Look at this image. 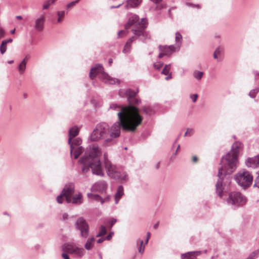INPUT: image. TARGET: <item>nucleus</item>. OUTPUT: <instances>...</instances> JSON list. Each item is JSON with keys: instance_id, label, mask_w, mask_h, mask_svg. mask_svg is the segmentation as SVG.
<instances>
[{"instance_id": "nucleus-18", "label": "nucleus", "mask_w": 259, "mask_h": 259, "mask_svg": "<svg viewBox=\"0 0 259 259\" xmlns=\"http://www.w3.org/2000/svg\"><path fill=\"white\" fill-rule=\"evenodd\" d=\"M76 248V246L69 244H64L62 247V250L65 252L73 254H74L75 248Z\"/></svg>"}, {"instance_id": "nucleus-40", "label": "nucleus", "mask_w": 259, "mask_h": 259, "mask_svg": "<svg viewBox=\"0 0 259 259\" xmlns=\"http://www.w3.org/2000/svg\"><path fill=\"white\" fill-rule=\"evenodd\" d=\"M140 103H141L140 100L134 97L132 99H131V102H129V103H130L129 105H132L134 107V106L133 104L138 105ZM137 108H138L137 107Z\"/></svg>"}, {"instance_id": "nucleus-37", "label": "nucleus", "mask_w": 259, "mask_h": 259, "mask_svg": "<svg viewBox=\"0 0 259 259\" xmlns=\"http://www.w3.org/2000/svg\"><path fill=\"white\" fill-rule=\"evenodd\" d=\"M203 75V73L202 71H195L193 73V75L194 77L197 79H200L202 77Z\"/></svg>"}, {"instance_id": "nucleus-25", "label": "nucleus", "mask_w": 259, "mask_h": 259, "mask_svg": "<svg viewBox=\"0 0 259 259\" xmlns=\"http://www.w3.org/2000/svg\"><path fill=\"white\" fill-rule=\"evenodd\" d=\"M136 38L135 37L132 36L128 39L123 49V52L124 53H126L130 51L131 49V44L136 39Z\"/></svg>"}, {"instance_id": "nucleus-56", "label": "nucleus", "mask_w": 259, "mask_h": 259, "mask_svg": "<svg viewBox=\"0 0 259 259\" xmlns=\"http://www.w3.org/2000/svg\"><path fill=\"white\" fill-rule=\"evenodd\" d=\"M62 218H63V220H66L68 219V214H67L66 213L63 214Z\"/></svg>"}, {"instance_id": "nucleus-54", "label": "nucleus", "mask_w": 259, "mask_h": 259, "mask_svg": "<svg viewBox=\"0 0 259 259\" xmlns=\"http://www.w3.org/2000/svg\"><path fill=\"white\" fill-rule=\"evenodd\" d=\"M62 257L64 258V259H70L68 255L66 253H63L62 254Z\"/></svg>"}, {"instance_id": "nucleus-46", "label": "nucleus", "mask_w": 259, "mask_h": 259, "mask_svg": "<svg viewBox=\"0 0 259 259\" xmlns=\"http://www.w3.org/2000/svg\"><path fill=\"white\" fill-rule=\"evenodd\" d=\"M64 197H65L64 194H63L61 192V193L59 196H58V197H57V199H56L57 201L59 203H62L63 200H64V198H63Z\"/></svg>"}, {"instance_id": "nucleus-24", "label": "nucleus", "mask_w": 259, "mask_h": 259, "mask_svg": "<svg viewBox=\"0 0 259 259\" xmlns=\"http://www.w3.org/2000/svg\"><path fill=\"white\" fill-rule=\"evenodd\" d=\"M95 240V238L93 237L89 238L84 244V248L88 250H91L94 247Z\"/></svg>"}, {"instance_id": "nucleus-60", "label": "nucleus", "mask_w": 259, "mask_h": 259, "mask_svg": "<svg viewBox=\"0 0 259 259\" xmlns=\"http://www.w3.org/2000/svg\"><path fill=\"white\" fill-rule=\"evenodd\" d=\"M155 4H159L161 2L162 0H150Z\"/></svg>"}, {"instance_id": "nucleus-36", "label": "nucleus", "mask_w": 259, "mask_h": 259, "mask_svg": "<svg viewBox=\"0 0 259 259\" xmlns=\"http://www.w3.org/2000/svg\"><path fill=\"white\" fill-rule=\"evenodd\" d=\"M259 254L258 250H255L250 253L249 256L246 259H256Z\"/></svg>"}, {"instance_id": "nucleus-11", "label": "nucleus", "mask_w": 259, "mask_h": 259, "mask_svg": "<svg viewBox=\"0 0 259 259\" xmlns=\"http://www.w3.org/2000/svg\"><path fill=\"white\" fill-rule=\"evenodd\" d=\"M75 228L80 232L81 237L86 239L90 233L89 225L83 217L78 218L74 225Z\"/></svg>"}, {"instance_id": "nucleus-61", "label": "nucleus", "mask_w": 259, "mask_h": 259, "mask_svg": "<svg viewBox=\"0 0 259 259\" xmlns=\"http://www.w3.org/2000/svg\"><path fill=\"white\" fill-rule=\"evenodd\" d=\"M192 161L194 162H197V158L196 156H194L192 158Z\"/></svg>"}, {"instance_id": "nucleus-64", "label": "nucleus", "mask_w": 259, "mask_h": 259, "mask_svg": "<svg viewBox=\"0 0 259 259\" xmlns=\"http://www.w3.org/2000/svg\"><path fill=\"white\" fill-rule=\"evenodd\" d=\"M158 225H159V224L158 223L155 224L154 226H153V228L154 229H156L158 227Z\"/></svg>"}, {"instance_id": "nucleus-34", "label": "nucleus", "mask_w": 259, "mask_h": 259, "mask_svg": "<svg viewBox=\"0 0 259 259\" xmlns=\"http://www.w3.org/2000/svg\"><path fill=\"white\" fill-rule=\"evenodd\" d=\"M56 0H47L45 1L43 5L42 9L44 10L47 9L52 4H54Z\"/></svg>"}, {"instance_id": "nucleus-50", "label": "nucleus", "mask_w": 259, "mask_h": 259, "mask_svg": "<svg viewBox=\"0 0 259 259\" xmlns=\"http://www.w3.org/2000/svg\"><path fill=\"white\" fill-rule=\"evenodd\" d=\"M187 5L189 6L193 7L194 8H197V9H200L201 8L200 6L199 5H198V4H197V5H194L193 4H191V3H187Z\"/></svg>"}, {"instance_id": "nucleus-5", "label": "nucleus", "mask_w": 259, "mask_h": 259, "mask_svg": "<svg viewBox=\"0 0 259 259\" xmlns=\"http://www.w3.org/2000/svg\"><path fill=\"white\" fill-rule=\"evenodd\" d=\"M104 165L106 170L107 175L111 178L119 180L121 183L125 182L128 180V176L125 172H121L117 167L112 164L108 159L107 154H104Z\"/></svg>"}, {"instance_id": "nucleus-12", "label": "nucleus", "mask_w": 259, "mask_h": 259, "mask_svg": "<svg viewBox=\"0 0 259 259\" xmlns=\"http://www.w3.org/2000/svg\"><path fill=\"white\" fill-rule=\"evenodd\" d=\"M74 185L73 183H69L65 185L62 191L67 203H70L71 201V196L74 192Z\"/></svg>"}, {"instance_id": "nucleus-42", "label": "nucleus", "mask_w": 259, "mask_h": 259, "mask_svg": "<svg viewBox=\"0 0 259 259\" xmlns=\"http://www.w3.org/2000/svg\"><path fill=\"white\" fill-rule=\"evenodd\" d=\"M7 45L5 44L3 41L2 42V44L0 46V52L2 54H4L7 50Z\"/></svg>"}, {"instance_id": "nucleus-17", "label": "nucleus", "mask_w": 259, "mask_h": 259, "mask_svg": "<svg viewBox=\"0 0 259 259\" xmlns=\"http://www.w3.org/2000/svg\"><path fill=\"white\" fill-rule=\"evenodd\" d=\"M246 165L247 167L255 168L259 166V157L258 155L248 158L246 161Z\"/></svg>"}, {"instance_id": "nucleus-23", "label": "nucleus", "mask_w": 259, "mask_h": 259, "mask_svg": "<svg viewBox=\"0 0 259 259\" xmlns=\"http://www.w3.org/2000/svg\"><path fill=\"white\" fill-rule=\"evenodd\" d=\"M81 144V140L79 138L75 139L73 141H71L70 144H69L70 146V154H72V152L74 147H79V146Z\"/></svg>"}, {"instance_id": "nucleus-41", "label": "nucleus", "mask_w": 259, "mask_h": 259, "mask_svg": "<svg viewBox=\"0 0 259 259\" xmlns=\"http://www.w3.org/2000/svg\"><path fill=\"white\" fill-rule=\"evenodd\" d=\"M143 112L147 115H151L153 113L152 109L149 107H144L143 108Z\"/></svg>"}, {"instance_id": "nucleus-2", "label": "nucleus", "mask_w": 259, "mask_h": 259, "mask_svg": "<svg viewBox=\"0 0 259 259\" xmlns=\"http://www.w3.org/2000/svg\"><path fill=\"white\" fill-rule=\"evenodd\" d=\"M126 110L122 109L120 112L117 113L118 121L115 122L109 130V137L105 139L103 143L105 146H109L116 143L115 139L119 137L121 128L123 131L134 132L137 127L139 126L143 120V118H125L123 117V113Z\"/></svg>"}, {"instance_id": "nucleus-27", "label": "nucleus", "mask_w": 259, "mask_h": 259, "mask_svg": "<svg viewBox=\"0 0 259 259\" xmlns=\"http://www.w3.org/2000/svg\"><path fill=\"white\" fill-rule=\"evenodd\" d=\"M84 149L81 146L74 147L71 156H74V159H77L79 155L83 152Z\"/></svg>"}, {"instance_id": "nucleus-59", "label": "nucleus", "mask_w": 259, "mask_h": 259, "mask_svg": "<svg viewBox=\"0 0 259 259\" xmlns=\"http://www.w3.org/2000/svg\"><path fill=\"white\" fill-rule=\"evenodd\" d=\"M105 240V238H100L98 240H97V243H101L102 242H103L104 241V240Z\"/></svg>"}, {"instance_id": "nucleus-21", "label": "nucleus", "mask_w": 259, "mask_h": 259, "mask_svg": "<svg viewBox=\"0 0 259 259\" xmlns=\"http://www.w3.org/2000/svg\"><path fill=\"white\" fill-rule=\"evenodd\" d=\"M79 133V128L76 126L71 128L69 131L68 144H70L72 138L76 137Z\"/></svg>"}, {"instance_id": "nucleus-58", "label": "nucleus", "mask_w": 259, "mask_h": 259, "mask_svg": "<svg viewBox=\"0 0 259 259\" xmlns=\"http://www.w3.org/2000/svg\"><path fill=\"white\" fill-rule=\"evenodd\" d=\"M110 199V196L109 195L107 196L104 199H103V200H104V202L109 201Z\"/></svg>"}, {"instance_id": "nucleus-55", "label": "nucleus", "mask_w": 259, "mask_h": 259, "mask_svg": "<svg viewBox=\"0 0 259 259\" xmlns=\"http://www.w3.org/2000/svg\"><path fill=\"white\" fill-rule=\"evenodd\" d=\"M13 41V39L12 38H9L8 39L4 40L2 41H3L4 43H5L6 45H7L8 43L12 42Z\"/></svg>"}, {"instance_id": "nucleus-31", "label": "nucleus", "mask_w": 259, "mask_h": 259, "mask_svg": "<svg viewBox=\"0 0 259 259\" xmlns=\"http://www.w3.org/2000/svg\"><path fill=\"white\" fill-rule=\"evenodd\" d=\"M85 253V251L83 248L77 247L73 254L78 257H81L84 255Z\"/></svg>"}, {"instance_id": "nucleus-13", "label": "nucleus", "mask_w": 259, "mask_h": 259, "mask_svg": "<svg viewBox=\"0 0 259 259\" xmlns=\"http://www.w3.org/2000/svg\"><path fill=\"white\" fill-rule=\"evenodd\" d=\"M159 48L160 51V53L158 55V57L159 58H161L164 56H169L173 52L178 50L177 49L176 47H175L173 45L164 47L159 46Z\"/></svg>"}, {"instance_id": "nucleus-49", "label": "nucleus", "mask_w": 259, "mask_h": 259, "mask_svg": "<svg viewBox=\"0 0 259 259\" xmlns=\"http://www.w3.org/2000/svg\"><path fill=\"white\" fill-rule=\"evenodd\" d=\"M198 97V96L197 94L191 95L190 96V97L192 99L193 102H196Z\"/></svg>"}, {"instance_id": "nucleus-9", "label": "nucleus", "mask_w": 259, "mask_h": 259, "mask_svg": "<svg viewBox=\"0 0 259 259\" xmlns=\"http://www.w3.org/2000/svg\"><path fill=\"white\" fill-rule=\"evenodd\" d=\"M235 179L239 186L246 189L251 185L253 176L249 171L243 169L236 174Z\"/></svg>"}, {"instance_id": "nucleus-43", "label": "nucleus", "mask_w": 259, "mask_h": 259, "mask_svg": "<svg viewBox=\"0 0 259 259\" xmlns=\"http://www.w3.org/2000/svg\"><path fill=\"white\" fill-rule=\"evenodd\" d=\"M79 1V0H76L75 1H73L70 3L66 6V9L68 10H69L70 9L73 8L75 6V5L78 3Z\"/></svg>"}, {"instance_id": "nucleus-19", "label": "nucleus", "mask_w": 259, "mask_h": 259, "mask_svg": "<svg viewBox=\"0 0 259 259\" xmlns=\"http://www.w3.org/2000/svg\"><path fill=\"white\" fill-rule=\"evenodd\" d=\"M123 195V187L122 186H119L117 188V191L115 194V201L116 204H117L118 203V201Z\"/></svg>"}, {"instance_id": "nucleus-22", "label": "nucleus", "mask_w": 259, "mask_h": 259, "mask_svg": "<svg viewBox=\"0 0 259 259\" xmlns=\"http://www.w3.org/2000/svg\"><path fill=\"white\" fill-rule=\"evenodd\" d=\"M142 0H127L125 6L126 9L135 8L139 6Z\"/></svg>"}, {"instance_id": "nucleus-39", "label": "nucleus", "mask_w": 259, "mask_h": 259, "mask_svg": "<svg viewBox=\"0 0 259 259\" xmlns=\"http://www.w3.org/2000/svg\"><path fill=\"white\" fill-rule=\"evenodd\" d=\"M170 64L165 65L164 68L162 69L161 71V73L164 75H167L169 73V71L170 69Z\"/></svg>"}, {"instance_id": "nucleus-52", "label": "nucleus", "mask_w": 259, "mask_h": 259, "mask_svg": "<svg viewBox=\"0 0 259 259\" xmlns=\"http://www.w3.org/2000/svg\"><path fill=\"white\" fill-rule=\"evenodd\" d=\"M4 35H5V31L3 29L1 28L0 29V39L1 38L4 37Z\"/></svg>"}, {"instance_id": "nucleus-63", "label": "nucleus", "mask_w": 259, "mask_h": 259, "mask_svg": "<svg viewBox=\"0 0 259 259\" xmlns=\"http://www.w3.org/2000/svg\"><path fill=\"white\" fill-rule=\"evenodd\" d=\"M125 33V32L123 31V30H120L118 32V37H120V34L121 33Z\"/></svg>"}, {"instance_id": "nucleus-53", "label": "nucleus", "mask_w": 259, "mask_h": 259, "mask_svg": "<svg viewBox=\"0 0 259 259\" xmlns=\"http://www.w3.org/2000/svg\"><path fill=\"white\" fill-rule=\"evenodd\" d=\"M113 233H110L105 238V239L107 240H110L112 237V235H113Z\"/></svg>"}, {"instance_id": "nucleus-48", "label": "nucleus", "mask_w": 259, "mask_h": 259, "mask_svg": "<svg viewBox=\"0 0 259 259\" xmlns=\"http://www.w3.org/2000/svg\"><path fill=\"white\" fill-rule=\"evenodd\" d=\"M221 50L220 48H217L213 53V58L217 59L218 58V55L221 53Z\"/></svg>"}, {"instance_id": "nucleus-44", "label": "nucleus", "mask_w": 259, "mask_h": 259, "mask_svg": "<svg viewBox=\"0 0 259 259\" xmlns=\"http://www.w3.org/2000/svg\"><path fill=\"white\" fill-rule=\"evenodd\" d=\"M256 174L257 176L255 178L253 187L259 188V170L256 172Z\"/></svg>"}, {"instance_id": "nucleus-33", "label": "nucleus", "mask_w": 259, "mask_h": 259, "mask_svg": "<svg viewBox=\"0 0 259 259\" xmlns=\"http://www.w3.org/2000/svg\"><path fill=\"white\" fill-rule=\"evenodd\" d=\"M259 92V88H256L254 89H252L251 90L249 93V94H248V96L251 98H254L256 95L257 94V93Z\"/></svg>"}, {"instance_id": "nucleus-16", "label": "nucleus", "mask_w": 259, "mask_h": 259, "mask_svg": "<svg viewBox=\"0 0 259 259\" xmlns=\"http://www.w3.org/2000/svg\"><path fill=\"white\" fill-rule=\"evenodd\" d=\"M201 251H189L181 254V259H197V256L201 254Z\"/></svg>"}, {"instance_id": "nucleus-29", "label": "nucleus", "mask_w": 259, "mask_h": 259, "mask_svg": "<svg viewBox=\"0 0 259 259\" xmlns=\"http://www.w3.org/2000/svg\"><path fill=\"white\" fill-rule=\"evenodd\" d=\"M136 243L139 252L142 254H143L145 250V245H143V241L141 239H138Z\"/></svg>"}, {"instance_id": "nucleus-6", "label": "nucleus", "mask_w": 259, "mask_h": 259, "mask_svg": "<svg viewBox=\"0 0 259 259\" xmlns=\"http://www.w3.org/2000/svg\"><path fill=\"white\" fill-rule=\"evenodd\" d=\"M97 75H98L100 79L106 84H114L116 83L119 84L120 82L118 79L112 77L105 72L101 64L96 65L91 69L90 73L91 79H93Z\"/></svg>"}, {"instance_id": "nucleus-62", "label": "nucleus", "mask_w": 259, "mask_h": 259, "mask_svg": "<svg viewBox=\"0 0 259 259\" xmlns=\"http://www.w3.org/2000/svg\"><path fill=\"white\" fill-rule=\"evenodd\" d=\"M125 33V32L123 31V30H120L118 32V37H120V34L121 33Z\"/></svg>"}, {"instance_id": "nucleus-45", "label": "nucleus", "mask_w": 259, "mask_h": 259, "mask_svg": "<svg viewBox=\"0 0 259 259\" xmlns=\"http://www.w3.org/2000/svg\"><path fill=\"white\" fill-rule=\"evenodd\" d=\"M194 130L192 128H188L186 132L184 134V137L189 136L191 137L194 134Z\"/></svg>"}, {"instance_id": "nucleus-14", "label": "nucleus", "mask_w": 259, "mask_h": 259, "mask_svg": "<svg viewBox=\"0 0 259 259\" xmlns=\"http://www.w3.org/2000/svg\"><path fill=\"white\" fill-rule=\"evenodd\" d=\"M107 189V184L105 181H100L95 183L92 187V190L102 193H105Z\"/></svg>"}, {"instance_id": "nucleus-10", "label": "nucleus", "mask_w": 259, "mask_h": 259, "mask_svg": "<svg viewBox=\"0 0 259 259\" xmlns=\"http://www.w3.org/2000/svg\"><path fill=\"white\" fill-rule=\"evenodd\" d=\"M246 198L239 192H230L226 199L227 203L234 207L245 204Z\"/></svg>"}, {"instance_id": "nucleus-4", "label": "nucleus", "mask_w": 259, "mask_h": 259, "mask_svg": "<svg viewBox=\"0 0 259 259\" xmlns=\"http://www.w3.org/2000/svg\"><path fill=\"white\" fill-rule=\"evenodd\" d=\"M134 25L135 26L132 31L135 35L140 37L142 41L144 42L150 38L149 33L145 30L148 25L147 20L146 19L142 18L141 21H139V16L133 14L128 18L127 22L124 25V28L125 29H128Z\"/></svg>"}, {"instance_id": "nucleus-57", "label": "nucleus", "mask_w": 259, "mask_h": 259, "mask_svg": "<svg viewBox=\"0 0 259 259\" xmlns=\"http://www.w3.org/2000/svg\"><path fill=\"white\" fill-rule=\"evenodd\" d=\"M167 75V76L165 77L166 80H167L172 78L171 73H169Z\"/></svg>"}, {"instance_id": "nucleus-1", "label": "nucleus", "mask_w": 259, "mask_h": 259, "mask_svg": "<svg viewBox=\"0 0 259 259\" xmlns=\"http://www.w3.org/2000/svg\"><path fill=\"white\" fill-rule=\"evenodd\" d=\"M243 145L242 143L237 141L232 146L230 151L228 152L221 160V167L219 168L218 180L215 184V190L218 196L222 198L224 186L230 179V175L236 169L238 164V157L239 152L242 150Z\"/></svg>"}, {"instance_id": "nucleus-38", "label": "nucleus", "mask_w": 259, "mask_h": 259, "mask_svg": "<svg viewBox=\"0 0 259 259\" xmlns=\"http://www.w3.org/2000/svg\"><path fill=\"white\" fill-rule=\"evenodd\" d=\"M65 14H66V13L64 11L57 12V15L58 16L57 22L58 23H61L62 22V18L64 17V16L65 15Z\"/></svg>"}, {"instance_id": "nucleus-26", "label": "nucleus", "mask_w": 259, "mask_h": 259, "mask_svg": "<svg viewBox=\"0 0 259 259\" xmlns=\"http://www.w3.org/2000/svg\"><path fill=\"white\" fill-rule=\"evenodd\" d=\"M88 197L89 199L94 200L97 201H100L101 204L104 203V200L100 195L98 194H95L91 193H88Z\"/></svg>"}, {"instance_id": "nucleus-30", "label": "nucleus", "mask_w": 259, "mask_h": 259, "mask_svg": "<svg viewBox=\"0 0 259 259\" xmlns=\"http://www.w3.org/2000/svg\"><path fill=\"white\" fill-rule=\"evenodd\" d=\"M182 35L179 32H177L176 33L175 40H176V45H177L176 48L178 50H179V49L180 48V46L182 44Z\"/></svg>"}, {"instance_id": "nucleus-20", "label": "nucleus", "mask_w": 259, "mask_h": 259, "mask_svg": "<svg viewBox=\"0 0 259 259\" xmlns=\"http://www.w3.org/2000/svg\"><path fill=\"white\" fill-rule=\"evenodd\" d=\"M82 197L81 193L79 192L78 194L74 195L73 197L71 196V201L70 203L77 204H81L83 202Z\"/></svg>"}, {"instance_id": "nucleus-7", "label": "nucleus", "mask_w": 259, "mask_h": 259, "mask_svg": "<svg viewBox=\"0 0 259 259\" xmlns=\"http://www.w3.org/2000/svg\"><path fill=\"white\" fill-rule=\"evenodd\" d=\"M109 125L106 122H101L97 124L96 128L91 134L90 139L92 141H97L101 139H106L109 135Z\"/></svg>"}, {"instance_id": "nucleus-15", "label": "nucleus", "mask_w": 259, "mask_h": 259, "mask_svg": "<svg viewBox=\"0 0 259 259\" xmlns=\"http://www.w3.org/2000/svg\"><path fill=\"white\" fill-rule=\"evenodd\" d=\"M45 22V16L42 15L36 19L34 23V27L37 31H41L44 28V24Z\"/></svg>"}, {"instance_id": "nucleus-32", "label": "nucleus", "mask_w": 259, "mask_h": 259, "mask_svg": "<svg viewBox=\"0 0 259 259\" xmlns=\"http://www.w3.org/2000/svg\"><path fill=\"white\" fill-rule=\"evenodd\" d=\"M26 66V59H24L18 66V70L21 74L24 72Z\"/></svg>"}, {"instance_id": "nucleus-47", "label": "nucleus", "mask_w": 259, "mask_h": 259, "mask_svg": "<svg viewBox=\"0 0 259 259\" xmlns=\"http://www.w3.org/2000/svg\"><path fill=\"white\" fill-rule=\"evenodd\" d=\"M162 66L163 63L160 61L157 62L154 64V67L157 70H159Z\"/></svg>"}, {"instance_id": "nucleus-28", "label": "nucleus", "mask_w": 259, "mask_h": 259, "mask_svg": "<svg viewBox=\"0 0 259 259\" xmlns=\"http://www.w3.org/2000/svg\"><path fill=\"white\" fill-rule=\"evenodd\" d=\"M138 90H137V92L130 89L126 90V91L125 92V94L127 97V100L128 102H131V99L136 97L137 93L138 92Z\"/></svg>"}, {"instance_id": "nucleus-3", "label": "nucleus", "mask_w": 259, "mask_h": 259, "mask_svg": "<svg viewBox=\"0 0 259 259\" xmlns=\"http://www.w3.org/2000/svg\"><path fill=\"white\" fill-rule=\"evenodd\" d=\"M101 153L99 146L97 144L90 146L88 153L80 159L78 162L82 164V171L84 173L88 172L90 169L94 175L103 177L104 174L102 168L101 163L98 156Z\"/></svg>"}, {"instance_id": "nucleus-35", "label": "nucleus", "mask_w": 259, "mask_h": 259, "mask_svg": "<svg viewBox=\"0 0 259 259\" xmlns=\"http://www.w3.org/2000/svg\"><path fill=\"white\" fill-rule=\"evenodd\" d=\"M106 229L104 226H101L99 229V232L98 234L96 235L97 237H101L106 233Z\"/></svg>"}, {"instance_id": "nucleus-8", "label": "nucleus", "mask_w": 259, "mask_h": 259, "mask_svg": "<svg viewBox=\"0 0 259 259\" xmlns=\"http://www.w3.org/2000/svg\"><path fill=\"white\" fill-rule=\"evenodd\" d=\"M110 108L113 110L117 111L118 113L122 110V109H125L126 111L123 113V117L125 118H143L139 113V109L132 105L119 106L115 103H113L110 105Z\"/></svg>"}, {"instance_id": "nucleus-51", "label": "nucleus", "mask_w": 259, "mask_h": 259, "mask_svg": "<svg viewBox=\"0 0 259 259\" xmlns=\"http://www.w3.org/2000/svg\"><path fill=\"white\" fill-rule=\"evenodd\" d=\"M116 222V220L115 219H112L110 222V227H112Z\"/></svg>"}]
</instances>
